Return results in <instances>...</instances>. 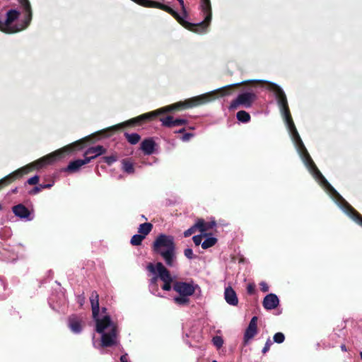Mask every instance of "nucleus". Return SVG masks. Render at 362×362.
<instances>
[{
	"instance_id": "nucleus-1",
	"label": "nucleus",
	"mask_w": 362,
	"mask_h": 362,
	"mask_svg": "<svg viewBox=\"0 0 362 362\" xmlns=\"http://www.w3.org/2000/svg\"><path fill=\"white\" fill-rule=\"evenodd\" d=\"M261 83H263V81H248L226 86L210 93L192 97L186 99L184 101H180L173 103L170 105L165 106L156 111L141 115L119 124L112 126L102 131H99L95 134L86 136L57 151H55L53 153L43 156L40 159L10 173L9 175L0 180V190L15 180L21 178L23 175H27L35 170H40L47 165L52 164L55 161L65 157L66 155L83 149L85 148L88 142L93 143L96 140H98L100 137L111 136L117 129L129 127L141 126L143 124L153 120L158 115L163 112L181 111L204 105L214 100L216 98L230 95L234 88L239 87L242 84H257Z\"/></svg>"
},
{
	"instance_id": "nucleus-2",
	"label": "nucleus",
	"mask_w": 362,
	"mask_h": 362,
	"mask_svg": "<svg viewBox=\"0 0 362 362\" xmlns=\"http://www.w3.org/2000/svg\"><path fill=\"white\" fill-rule=\"evenodd\" d=\"M175 238L172 235L159 234L152 245L153 253L160 255L168 267H173L176 259Z\"/></svg>"
},
{
	"instance_id": "nucleus-3",
	"label": "nucleus",
	"mask_w": 362,
	"mask_h": 362,
	"mask_svg": "<svg viewBox=\"0 0 362 362\" xmlns=\"http://www.w3.org/2000/svg\"><path fill=\"white\" fill-rule=\"evenodd\" d=\"M90 302L91 305L92 309V315L93 318L95 321V331L99 333L105 332V329L110 327L112 329V325H117L113 323L111 320V318L109 315H105L103 318L100 319L98 317L99 312H100V305H99V295L95 291H93L91 292L90 296Z\"/></svg>"
},
{
	"instance_id": "nucleus-4",
	"label": "nucleus",
	"mask_w": 362,
	"mask_h": 362,
	"mask_svg": "<svg viewBox=\"0 0 362 362\" xmlns=\"http://www.w3.org/2000/svg\"><path fill=\"white\" fill-rule=\"evenodd\" d=\"M320 181L321 184L340 202L341 206L344 212L353 221L362 227V215L337 192V191L329 183L325 177H323Z\"/></svg>"
},
{
	"instance_id": "nucleus-5",
	"label": "nucleus",
	"mask_w": 362,
	"mask_h": 362,
	"mask_svg": "<svg viewBox=\"0 0 362 362\" xmlns=\"http://www.w3.org/2000/svg\"><path fill=\"white\" fill-rule=\"evenodd\" d=\"M148 272L153 274L158 273L159 274L160 279L163 282L162 289L166 291L171 290L173 284V277L170 274V271L161 262H157L156 264L153 263H148L146 266Z\"/></svg>"
},
{
	"instance_id": "nucleus-6",
	"label": "nucleus",
	"mask_w": 362,
	"mask_h": 362,
	"mask_svg": "<svg viewBox=\"0 0 362 362\" xmlns=\"http://www.w3.org/2000/svg\"><path fill=\"white\" fill-rule=\"evenodd\" d=\"M257 98L256 93L252 88H249L248 90L239 94L238 97L230 103L229 110H235L239 107L250 108L252 106V104Z\"/></svg>"
},
{
	"instance_id": "nucleus-7",
	"label": "nucleus",
	"mask_w": 362,
	"mask_h": 362,
	"mask_svg": "<svg viewBox=\"0 0 362 362\" xmlns=\"http://www.w3.org/2000/svg\"><path fill=\"white\" fill-rule=\"evenodd\" d=\"M268 89L275 94L278 104L284 115V120L292 117L290 112L286 95L282 88L276 83H268Z\"/></svg>"
},
{
	"instance_id": "nucleus-8",
	"label": "nucleus",
	"mask_w": 362,
	"mask_h": 362,
	"mask_svg": "<svg viewBox=\"0 0 362 362\" xmlns=\"http://www.w3.org/2000/svg\"><path fill=\"white\" fill-rule=\"evenodd\" d=\"M196 287H197V285H194L193 282L188 283L178 281H175L173 285V290L180 296H192L195 292Z\"/></svg>"
},
{
	"instance_id": "nucleus-9",
	"label": "nucleus",
	"mask_w": 362,
	"mask_h": 362,
	"mask_svg": "<svg viewBox=\"0 0 362 362\" xmlns=\"http://www.w3.org/2000/svg\"><path fill=\"white\" fill-rule=\"evenodd\" d=\"M20 13L15 10L11 9L9 10L6 13V18L4 22V25H6V28H12V29H21V31L26 28L30 23H27V14L25 15V18L23 22V25H21V26L18 25H12V23L13 21H15L19 16Z\"/></svg>"
},
{
	"instance_id": "nucleus-10",
	"label": "nucleus",
	"mask_w": 362,
	"mask_h": 362,
	"mask_svg": "<svg viewBox=\"0 0 362 362\" xmlns=\"http://www.w3.org/2000/svg\"><path fill=\"white\" fill-rule=\"evenodd\" d=\"M101 346L103 347H111L117 344L118 329L117 325H112L108 332L101 333Z\"/></svg>"
},
{
	"instance_id": "nucleus-11",
	"label": "nucleus",
	"mask_w": 362,
	"mask_h": 362,
	"mask_svg": "<svg viewBox=\"0 0 362 362\" xmlns=\"http://www.w3.org/2000/svg\"><path fill=\"white\" fill-rule=\"evenodd\" d=\"M257 320L258 317L257 316L252 317L247 329H245L243 337L244 346H246L249 341L253 339L257 334Z\"/></svg>"
},
{
	"instance_id": "nucleus-12",
	"label": "nucleus",
	"mask_w": 362,
	"mask_h": 362,
	"mask_svg": "<svg viewBox=\"0 0 362 362\" xmlns=\"http://www.w3.org/2000/svg\"><path fill=\"white\" fill-rule=\"evenodd\" d=\"M160 121L162 122V125L172 128L174 127L185 126L188 124L189 121L184 118H175L171 115H168L165 117H161Z\"/></svg>"
},
{
	"instance_id": "nucleus-13",
	"label": "nucleus",
	"mask_w": 362,
	"mask_h": 362,
	"mask_svg": "<svg viewBox=\"0 0 362 362\" xmlns=\"http://www.w3.org/2000/svg\"><path fill=\"white\" fill-rule=\"evenodd\" d=\"M285 122L287 124L288 129H289V131L292 135L293 141H295L296 144L298 146V147L299 148V151L306 148L303 143V141L300 139V136L296 128V126L294 124L292 117H291L290 119H286Z\"/></svg>"
},
{
	"instance_id": "nucleus-14",
	"label": "nucleus",
	"mask_w": 362,
	"mask_h": 362,
	"mask_svg": "<svg viewBox=\"0 0 362 362\" xmlns=\"http://www.w3.org/2000/svg\"><path fill=\"white\" fill-rule=\"evenodd\" d=\"M285 122L287 124L288 129H289V131L292 135L293 141H295L296 144L298 146V147L299 148V151L306 148L303 143V141L300 139V136L296 128V126L294 124L292 117H291L290 119H286Z\"/></svg>"
},
{
	"instance_id": "nucleus-15",
	"label": "nucleus",
	"mask_w": 362,
	"mask_h": 362,
	"mask_svg": "<svg viewBox=\"0 0 362 362\" xmlns=\"http://www.w3.org/2000/svg\"><path fill=\"white\" fill-rule=\"evenodd\" d=\"M107 152V149L103 146L98 145L96 146H92L88 148L83 154V156L86 159H90V162L96 158L98 156L105 154Z\"/></svg>"
},
{
	"instance_id": "nucleus-16",
	"label": "nucleus",
	"mask_w": 362,
	"mask_h": 362,
	"mask_svg": "<svg viewBox=\"0 0 362 362\" xmlns=\"http://www.w3.org/2000/svg\"><path fill=\"white\" fill-rule=\"evenodd\" d=\"M89 163L90 159H86L84 157V159H77L71 161L63 170L68 173H74L78 172L83 165L88 164Z\"/></svg>"
},
{
	"instance_id": "nucleus-17",
	"label": "nucleus",
	"mask_w": 362,
	"mask_h": 362,
	"mask_svg": "<svg viewBox=\"0 0 362 362\" xmlns=\"http://www.w3.org/2000/svg\"><path fill=\"white\" fill-rule=\"evenodd\" d=\"M262 304L265 309L272 310L279 305V300L276 294L269 293L264 297Z\"/></svg>"
},
{
	"instance_id": "nucleus-18",
	"label": "nucleus",
	"mask_w": 362,
	"mask_h": 362,
	"mask_svg": "<svg viewBox=\"0 0 362 362\" xmlns=\"http://www.w3.org/2000/svg\"><path fill=\"white\" fill-rule=\"evenodd\" d=\"M12 211L15 216L21 218H28L30 220V211L29 209L22 204H18L12 207Z\"/></svg>"
},
{
	"instance_id": "nucleus-19",
	"label": "nucleus",
	"mask_w": 362,
	"mask_h": 362,
	"mask_svg": "<svg viewBox=\"0 0 362 362\" xmlns=\"http://www.w3.org/2000/svg\"><path fill=\"white\" fill-rule=\"evenodd\" d=\"M224 298L227 303L230 305L236 306L238 304L237 294L231 286H228L225 288Z\"/></svg>"
},
{
	"instance_id": "nucleus-20",
	"label": "nucleus",
	"mask_w": 362,
	"mask_h": 362,
	"mask_svg": "<svg viewBox=\"0 0 362 362\" xmlns=\"http://www.w3.org/2000/svg\"><path fill=\"white\" fill-rule=\"evenodd\" d=\"M82 320L76 315H71L69 318V327L74 333H80L82 330Z\"/></svg>"
},
{
	"instance_id": "nucleus-21",
	"label": "nucleus",
	"mask_w": 362,
	"mask_h": 362,
	"mask_svg": "<svg viewBox=\"0 0 362 362\" xmlns=\"http://www.w3.org/2000/svg\"><path fill=\"white\" fill-rule=\"evenodd\" d=\"M156 143L152 138L144 139L141 143L140 148L145 155H151L154 152Z\"/></svg>"
},
{
	"instance_id": "nucleus-22",
	"label": "nucleus",
	"mask_w": 362,
	"mask_h": 362,
	"mask_svg": "<svg viewBox=\"0 0 362 362\" xmlns=\"http://www.w3.org/2000/svg\"><path fill=\"white\" fill-rule=\"evenodd\" d=\"M19 3L23 8V10L27 13V24L30 23L32 20V8L29 0H18Z\"/></svg>"
},
{
	"instance_id": "nucleus-23",
	"label": "nucleus",
	"mask_w": 362,
	"mask_h": 362,
	"mask_svg": "<svg viewBox=\"0 0 362 362\" xmlns=\"http://www.w3.org/2000/svg\"><path fill=\"white\" fill-rule=\"evenodd\" d=\"M122 169L127 174H133L135 172L134 163L129 158H124L122 160Z\"/></svg>"
},
{
	"instance_id": "nucleus-24",
	"label": "nucleus",
	"mask_w": 362,
	"mask_h": 362,
	"mask_svg": "<svg viewBox=\"0 0 362 362\" xmlns=\"http://www.w3.org/2000/svg\"><path fill=\"white\" fill-rule=\"evenodd\" d=\"M202 222L197 221L192 226H191L189 228H188L184 232V236L186 238L189 237L190 235L196 233L197 230H203L204 229L202 228Z\"/></svg>"
},
{
	"instance_id": "nucleus-25",
	"label": "nucleus",
	"mask_w": 362,
	"mask_h": 362,
	"mask_svg": "<svg viewBox=\"0 0 362 362\" xmlns=\"http://www.w3.org/2000/svg\"><path fill=\"white\" fill-rule=\"evenodd\" d=\"M304 158L305 163L310 170H312L313 168L316 167L314 161L310 157L306 148L300 151Z\"/></svg>"
},
{
	"instance_id": "nucleus-26",
	"label": "nucleus",
	"mask_w": 362,
	"mask_h": 362,
	"mask_svg": "<svg viewBox=\"0 0 362 362\" xmlns=\"http://www.w3.org/2000/svg\"><path fill=\"white\" fill-rule=\"evenodd\" d=\"M124 136L127 141L132 145L138 144L141 139L140 135L137 133L129 134L128 132H124Z\"/></svg>"
},
{
	"instance_id": "nucleus-27",
	"label": "nucleus",
	"mask_w": 362,
	"mask_h": 362,
	"mask_svg": "<svg viewBox=\"0 0 362 362\" xmlns=\"http://www.w3.org/2000/svg\"><path fill=\"white\" fill-rule=\"evenodd\" d=\"M153 229V224L151 223H144L140 224L138 232L146 237Z\"/></svg>"
},
{
	"instance_id": "nucleus-28",
	"label": "nucleus",
	"mask_w": 362,
	"mask_h": 362,
	"mask_svg": "<svg viewBox=\"0 0 362 362\" xmlns=\"http://www.w3.org/2000/svg\"><path fill=\"white\" fill-rule=\"evenodd\" d=\"M197 221H201L203 223L202 228L203 230H199L202 234H204V237L207 235V233H206L207 230L212 229L216 225V223L214 221H209V222H205L204 219L199 218Z\"/></svg>"
},
{
	"instance_id": "nucleus-29",
	"label": "nucleus",
	"mask_w": 362,
	"mask_h": 362,
	"mask_svg": "<svg viewBox=\"0 0 362 362\" xmlns=\"http://www.w3.org/2000/svg\"><path fill=\"white\" fill-rule=\"evenodd\" d=\"M236 117L238 121L243 123L249 122L251 119L250 114L245 110L238 112Z\"/></svg>"
},
{
	"instance_id": "nucleus-30",
	"label": "nucleus",
	"mask_w": 362,
	"mask_h": 362,
	"mask_svg": "<svg viewBox=\"0 0 362 362\" xmlns=\"http://www.w3.org/2000/svg\"><path fill=\"white\" fill-rule=\"evenodd\" d=\"M218 240L214 237L207 238L202 243V247L204 250H206L211 247H213L217 243Z\"/></svg>"
},
{
	"instance_id": "nucleus-31",
	"label": "nucleus",
	"mask_w": 362,
	"mask_h": 362,
	"mask_svg": "<svg viewBox=\"0 0 362 362\" xmlns=\"http://www.w3.org/2000/svg\"><path fill=\"white\" fill-rule=\"evenodd\" d=\"M189 296H179L174 298L173 300L177 305H188L189 303Z\"/></svg>"
},
{
	"instance_id": "nucleus-32",
	"label": "nucleus",
	"mask_w": 362,
	"mask_h": 362,
	"mask_svg": "<svg viewBox=\"0 0 362 362\" xmlns=\"http://www.w3.org/2000/svg\"><path fill=\"white\" fill-rule=\"evenodd\" d=\"M144 238V235L141 234H136L132 237L130 243L132 245L139 246L141 245V243Z\"/></svg>"
},
{
	"instance_id": "nucleus-33",
	"label": "nucleus",
	"mask_w": 362,
	"mask_h": 362,
	"mask_svg": "<svg viewBox=\"0 0 362 362\" xmlns=\"http://www.w3.org/2000/svg\"><path fill=\"white\" fill-rule=\"evenodd\" d=\"M4 22L0 20V30L6 33L12 34L16 33L21 31V29H12L6 28V25H4Z\"/></svg>"
},
{
	"instance_id": "nucleus-34",
	"label": "nucleus",
	"mask_w": 362,
	"mask_h": 362,
	"mask_svg": "<svg viewBox=\"0 0 362 362\" xmlns=\"http://www.w3.org/2000/svg\"><path fill=\"white\" fill-rule=\"evenodd\" d=\"M117 156L116 154H112L108 156L103 157V160L105 163H106L108 165H111L113 163L117 160Z\"/></svg>"
},
{
	"instance_id": "nucleus-35",
	"label": "nucleus",
	"mask_w": 362,
	"mask_h": 362,
	"mask_svg": "<svg viewBox=\"0 0 362 362\" xmlns=\"http://www.w3.org/2000/svg\"><path fill=\"white\" fill-rule=\"evenodd\" d=\"M274 341L277 344L283 343L285 340V336L282 332H277L273 337Z\"/></svg>"
},
{
	"instance_id": "nucleus-36",
	"label": "nucleus",
	"mask_w": 362,
	"mask_h": 362,
	"mask_svg": "<svg viewBox=\"0 0 362 362\" xmlns=\"http://www.w3.org/2000/svg\"><path fill=\"white\" fill-rule=\"evenodd\" d=\"M212 342L214 346H216L218 349H219L223 344V339L220 336H215L212 339Z\"/></svg>"
},
{
	"instance_id": "nucleus-37",
	"label": "nucleus",
	"mask_w": 362,
	"mask_h": 362,
	"mask_svg": "<svg viewBox=\"0 0 362 362\" xmlns=\"http://www.w3.org/2000/svg\"><path fill=\"white\" fill-rule=\"evenodd\" d=\"M310 172L313 173V176L318 180H320L324 177L317 166L312 170H310Z\"/></svg>"
},
{
	"instance_id": "nucleus-38",
	"label": "nucleus",
	"mask_w": 362,
	"mask_h": 362,
	"mask_svg": "<svg viewBox=\"0 0 362 362\" xmlns=\"http://www.w3.org/2000/svg\"><path fill=\"white\" fill-rule=\"evenodd\" d=\"M39 180H40L39 176L35 175V176L29 178L27 180L26 183H28V185H35L39 182Z\"/></svg>"
},
{
	"instance_id": "nucleus-39",
	"label": "nucleus",
	"mask_w": 362,
	"mask_h": 362,
	"mask_svg": "<svg viewBox=\"0 0 362 362\" xmlns=\"http://www.w3.org/2000/svg\"><path fill=\"white\" fill-rule=\"evenodd\" d=\"M204 237V234L197 235L193 236L192 240L195 245L198 246L202 244V238Z\"/></svg>"
},
{
	"instance_id": "nucleus-40",
	"label": "nucleus",
	"mask_w": 362,
	"mask_h": 362,
	"mask_svg": "<svg viewBox=\"0 0 362 362\" xmlns=\"http://www.w3.org/2000/svg\"><path fill=\"white\" fill-rule=\"evenodd\" d=\"M272 341L270 339H268L264 344V346L262 349V354H265L270 349L271 346L272 345Z\"/></svg>"
},
{
	"instance_id": "nucleus-41",
	"label": "nucleus",
	"mask_w": 362,
	"mask_h": 362,
	"mask_svg": "<svg viewBox=\"0 0 362 362\" xmlns=\"http://www.w3.org/2000/svg\"><path fill=\"white\" fill-rule=\"evenodd\" d=\"M194 136V134L193 133H185L184 134H182L180 139L182 141L185 142V141H189Z\"/></svg>"
},
{
	"instance_id": "nucleus-42",
	"label": "nucleus",
	"mask_w": 362,
	"mask_h": 362,
	"mask_svg": "<svg viewBox=\"0 0 362 362\" xmlns=\"http://www.w3.org/2000/svg\"><path fill=\"white\" fill-rule=\"evenodd\" d=\"M153 275L154 276L149 280V284H150V285L154 286L156 287L158 280V279H160V277H159V274L158 273H156V274H153Z\"/></svg>"
},
{
	"instance_id": "nucleus-43",
	"label": "nucleus",
	"mask_w": 362,
	"mask_h": 362,
	"mask_svg": "<svg viewBox=\"0 0 362 362\" xmlns=\"http://www.w3.org/2000/svg\"><path fill=\"white\" fill-rule=\"evenodd\" d=\"M184 254L185 255V257L189 259H192L194 258V254H193V251L192 249L190 248H187L184 250Z\"/></svg>"
},
{
	"instance_id": "nucleus-44",
	"label": "nucleus",
	"mask_w": 362,
	"mask_h": 362,
	"mask_svg": "<svg viewBox=\"0 0 362 362\" xmlns=\"http://www.w3.org/2000/svg\"><path fill=\"white\" fill-rule=\"evenodd\" d=\"M255 291V285L254 284H249L247 286V292L250 295H252Z\"/></svg>"
},
{
	"instance_id": "nucleus-45",
	"label": "nucleus",
	"mask_w": 362,
	"mask_h": 362,
	"mask_svg": "<svg viewBox=\"0 0 362 362\" xmlns=\"http://www.w3.org/2000/svg\"><path fill=\"white\" fill-rule=\"evenodd\" d=\"M259 286H260V290L264 292V293H266L267 291H269V286L268 284L264 282V281H262L260 284H259Z\"/></svg>"
},
{
	"instance_id": "nucleus-46",
	"label": "nucleus",
	"mask_w": 362,
	"mask_h": 362,
	"mask_svg": "<svg viewBox=\"0 0 362 362\" xmlns=\"http://www.w3.org/2000/svg\"><path fill=\"white\" fill-rule=\"evenodd\" d=\"M41 191L39 185L34 187L30 192L29 194L35 195Z\"/></svg>"
},
{
	"instance_id": "nucleus-47",
	"label": "nucleus",
	"mask_w": 362,
	"mask_h": 362,
	"mask_svg": "<svg viewBox=\"0 0 362 362\" xmlns=\"http://www.w3.org/2000/svg\"><path fill=\"white\" fill-rule=\"evenodd\" d=\"M202 6L204 7V9L209 10L210 8V6H211L210 0H202Z\"/></svg>"
},
{
	"instance_id": "nucleus-48",
	"label": "nucleus",
	"mask_w": 362,
	"mask_h": 362,
	"mask_svg": "<svg viewBox=\"0 0 362 362\" xmlns=\"http://www.w3.org/2000/svg\"><path fill=\"white\" fill-rule=\"evenodd\" d=\"M54 185V182H52V183H49V184H40L39 185L40 187V189H49L51 188Z\"/></svg>"
},
{
	"instance_id": "nucleus-49",
	"label": "nucleus",
	"mask_w": 362,
	"mask_h": 362,
	"mask_svg": "<svg viewBox=\"0 0 362 362\" xmlns=\"http://www.w3.org/2000/svg\"><path fill=\"white\" fill-rule=\"evenodd\" d=\"M185 130H186L185 127H182L181 129H180L179 130L175 131V134H184L185 132Z\"/></svg>"
},
{
	"instance_id": "nucleus-50",
	"label": "nucleus",
	"mask_w": 362,
	"mask_h": 362,
	"mask_svg": "<svg viewBox=\"0 0 362 362\" xmlns=\"http://www.w3.org/2000/svg\"><path fill=\"white\" fill-rule=\"evenodd\" d=\"M120 361H121V362H127V356H126V355H122V356L120 357Z\"/></svg>"
},
{
	"instance_id": "nucleus-51",
	"label": "nucleus",
	"mask_w": 362,
	"mask_h": 362,
	"mask_svg": "<svg viewBox=\"0 0 362 362\" xmlns=\"http://www.w3.org/2000/svg\"><path fill=\"white\" fill-rule=\"evenodd\" d=\"M340 347H341V351H347L345 344H341Z\"/></svg>"
},
{
	"instance_id": "nucleus-52",
	"label": "nucleus",
	"mask_w": 362,
	"mask_h": 362,
	"mask_svg": "<svg viewBox=\"0 0 362 362\" xmlns=\"http://www.w3.org/2000/svg\"><path fill=\"white\" fill-rule=\"evenodd\" d=\"M80 301H81V305H83V301H82V298H81V299H80Z\"/></svg>"
},
{
	"instance_id": "nucleus-53",
	"label": "nucleus",
	"mask_w": 362,
	"mask_h": 362,
	"mask_svg": "<svg viewBox=\"0 0 362 362\" xmlns=\"http://www.w3.org/2000/svg\"><path fill=\"white\" fill-rule=\"evenodd\" d=\"M105 310H106V308H103V312H105Z\"/></svg>"
},
{
	"instance_id": "nucleus-54",
	"label": "nucleus",
	"mask_w": 362,
	"mask_h": 362,
	"mask_svg": "<svg viewBox=\"0 0 362 362\" xmlns=\"http://www.w3.org/2000/svg\"><path fill=\"white\" fill-rule=\"evenodd\" d=\"M360 356H361V358L362 360V352L360 353Z\"/></svg>"
},
{
	"instance_id": "nucleus-55",
	"label": "nucleus",
	"mask_w": 362,
	"mask_h": 362,
	"mask_svg": "<svg viewBox=\"0 0 362 362\" xmlns=\"http://www.w3.org/2000/svg\"><path fill=\"white\" fill-rule=\"evenodd\" d=\"M142 218L146 219V218L143 215Z\"/></svg>"
},
{
	"instance_id": "nucleus-56",
	"label": "nucleus",
	"mask_w": 362,
	"mask_h": 362,
	"mask_svg": "<svg viewBox=\"0 0 362 362\" xmlns=\"http://www.w3.org/2000/svg\"><path fill=\"white\" fill-rule=\"evenodd\" d=\"M81 298H82V301H83L85 299V297L83 296Z\"/></svg>"
},
{
	"instance_id": "nucleus-57",
	"label": "nucleus",
	"mask_w": 362,
	"mask_h": 362,
	"mask_svg": "<svg viewBox=\"0 0 362 362\" xmlns=\"http://www.w3.org/2000/svg\"><path fill=\"white\" fill-rule=\"evenodd\" d=\"M212 362H217V361L214 360V361H213Z\"/></svg>"
}]
</instances>
